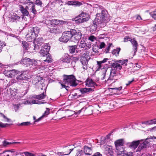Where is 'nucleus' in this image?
<instances>
[{"label": "nucleus", "instance_id": "1", "mask_svg": "<svg viewBox=\"0 0 156 156\" xmlns=\"http://www.w3.org/2000/svg\"><path fill=\"white\" fill-rule=\"evenodd\" d=\"M25 3L27 4L25 8L22 5H19V9L23 15L28 16L29 14L28 10H30V12L33 13L34 15L37 14V10L36 9V7L33 2L30 0H26Z\"/></svg>", "mask_w": 156, "mask_h": 156}, {"label": "nucleus", "instance_id": "2", "mask_svg": "<svg viewBox=\"0 0 156 156\" xmlns=\"http://www.w3.org/2000/svg\"><path fill=\"white\" fill-rule=\"evenodd\" d=\"M106 18V12L104 10H102L101 13L97 14L94 21L95 23H97L99 25L100 27H102L105 25V22Z\"/></svg>", "mask_w": 156, "mask_h": 156}, {"label": "nucleus", "instance_id": "3", "mask_svg": "<svg viewBox=\"0 0 156 156\" xmlns=\"http://www.w3.org/2000/svg\"><path fill=\"white\" fill-rule=\"evenodd\" d=\"M63 82L65 84H67L73 87H75L78 84L76 81V79L75 76L73 75L65 76Z\"/></svg>", "mask_w": 156, "mask_h": 156}, {"label": "nucleus", "instance_id": "4", "mask_svg": "<svg viewBox=\"0 0 156 156\" xmlns=\"http://www.w3.org/2000/svg\"><path fill=\"white\" fill-rule=\"evenodd\" d=\"M39 62L40 61L39 60L33 59H30L26 57L22 58L21 62V64L26 65L27 66L32 65H38Z\"/></svg>", "mask_w": 156, "mask_h": 156}, {"label": "nucleus", "instance_id": "5", "mask_svg": "<svg viewBox=\"0 0 156 156\" xmlns=\"http://www.w3.org/2000/svg\"><path fill=\"white\" fill-rule=\"evenodd\" d=\"M71 41L74 42H77L81 38L82 36L80 31L72 29H71Z\"/></svg>", "mask_w": 156, "mask_h": 156}, {"label": "nucleus", "instance_id": "6", "mask_svg": "<svg viewBox=\"0 0 156 156\" xmlns=\"http://www.w3.org/2000/svg\"><path fill=\"white\" fill-rule=\"evenodd\" d=\"M71 29L69 31H66L62 33V37L59 38V40L64 43L67 42L69 40L71 41Z\"/></svg>", "mask_w": 156, "mask_h": 156}, {"label": "nucleus", "instance_id": "7", "mask_svg": "<svg viewBox=\"0 0 156 156\" xmlns=\"http://www.w3.org/2000/svg\"><path fill=\"white\" fill-rule=\"evenodd\" d=\"M90 58L88 57V56L87 53H84L80 56V61L82 63L83 66V68L84 69H87V65L88 64V59H90Z\"/></svg>", "mask_w": 156, "mask_h": 156}, {"label": "nucleus", "instance_id": "8", "mask_svg": "<svg viewBox=\"0 0 156 156\" xmlns=\"http://www.w3.org/2000/svg\"><path fill=\"white\" fill-rule=\"evenodd\" d=\"M86 15L83 14H81L80 15L76 18H75V21L77 23H81L87 21L89 19L86 18Z\"/></svg>", "mask_w": 156, "mask_h": 156}, {"label": "nucleus", "instance_id": "9", "mask_svg": "<svg viewBox=\"0 0 156 156\" xmlns=\"http://www.w3.org/2000/svg\"><path fill=\"white\" fill-rule=\"evenodd\" d=\"M86 15L83 14H81L80 15L76 18H75V21L77 23H81L87 21L89 19L86 18Z\"/></svg>", "mask_w": 156, "mask_h": 156}, {"label": "nucleus", "instance_id": "10", "mask_svg": "<svg viewBox=\"0 0 156 156\" xmlns=\"http://www.w3.org/2000/svg\"><path fill=\"white\" fill-rule=\"evenodd\" d=\"M97 63L98 65V69H101L102 72V76H103L102 79H103L105 78V74L108 69V68H102L103 66L102 64L104 63L103 60L100 61H97Z\"/></svg>", "mask_w": 156, "mask_h": 156}, {"label": "nucleus", "instance_id": "11", "mask_svg": "<svg viewBox=\"0 0 156 156\" xmlns=\"http://www.w3.org/2000/svg\"><path fill=\"white\" fill-rule=\"evenodd\" d=\"M152 139L153 137L152 136H150L149 138H147L144 142L140 144L137 149L136 151H140L142 149L146 148L147 146V144L149 142L148 140L149 139Z\"/></svg>", "mask_w": 156, "mask_h": 156}, {"label": "nucleus", "instance_id": "12", "mask_svg": "<svg viewBox=\"0 0 156 156\" xmlns=\"http://www.w3.org/2000/svg\"><path fill=\"white\" fill-rule=\"evenodd\" d=\"M61 27L59 26H54L50 29L49 31L51 33H60L62 32Z\"/></svg>", "mask_w": 156, "mask_h": 156}, {"label": "nucleus", "instance_id": "13", "mask_svg": "<svg viewBox=\"0 0 156 156\" xmlns=\"http://www.w3.org/2000/svg\"><path fill=\"white\" fill-rule=\"evenodd\" d=\"M69 51L70 53L74 54L80 52L81 50H78L77 45H72L69 46Z\"/></svg>", "mask_w": 156, "mask_h": 156}, {"label": "nucleus", "instance_id": "14", "mask_svg": "<svg viewBox=\"0 0 156 156\" xmlns=\"http://www.w3.org/2000/svg\"><path fill=\"white\" fill-rule=\"evenodd\" d=\"M117 71L114 69H112L110 70V73L109 78L111 80H116L117 77L116 76L117 75Z\"/></svg>", "mask_w": 156, "mask_h": 156}, {"label": "nucleus", "instance_id": "15", "mask_svg": "<svg viewBox=\"0 0 156 156\" xmlns=\"http://www.w3.org/2000/svg\"><path fill=\"white\" fill-rule=\"evenodd\" d=\"M140 144V141L137 140L133 141L132 142L128 143L127 145L130 147L135 149Z\"/></svg>", "mask_w": 156, "mask_h": 156}, {"label": "nucleus", "instance_id": "16", "mask_svg": "<svg viewBox=\"0 0 156 156\" xmlns=\"http://www.w3.org/2000/svg\"><path fill=\"white\" fill-rule=\"evenodd\" d=\"M11 21L12 22L16 23L20 19V17L16 14H13L10 17Z\"/></svg>", "mask_w": 156, "mask_h": 156}, {"label": "nucleus", "instance_id": "17", "mask_svg": "<svg viewBox=\"0 0 156 156\" xmlns=\"http://www.w3.org/2000/svg\"><path fill=\"white\" fill-rule=\"evenodd\" d=\"M43 80L42 77L39 76H37L35 77L33 80L32 82L34 84H37L38 85L41 83Z\"/></svg>", "mask_w": 156, "mask_h": 156}, {"label": "nucleus", "instance_id": "18", "mask_svg": "<svg viewBox=\"0 0 156 156\" xmlns=\"http://www.w3.org/2000/svg\"><path fill=\"white\" fill-rule=\"evenodd\" d=\"M142 124L149 125H152L153 124H156V119H153L144 122L142 123ZM154 129H155L156 130V126L153 127L151 129V130H153Z\"/></svg>", "mask_w": 156, "mask_h": 156}, {"label": "nucleus", "instance_id": "19", "mask_svg": "<svg viewBox=\"0 0 156 156\" xmlns=\"http://www.w3.org/2000/svg\"><path fill=\"white\" fill-rule=\"evenodd\" d=\"M37 37L31 30L29 31L26 35V37L27 40L30 41L33 39Z\"/></svg>", "mask_w": 156, "mask_h": 156}, {"label": "nucleus", "instance_id": "20", "mask_svg": "<svg viewBox=\"0 0 156 156\" xmlns=\"http://www.w3.org/2000/svg\"><path fill=\"white\" fill-rule=\"evenodd\" d=\"M130 41L132 43V44L133 45V49L134 50V55L135 53L137 51V46H138V43L136 41L135 39H131Z\"/></svg>", "mask_w": 156, "mask_h": 156}, {"label": "nucleus", "instance_id": "21", "mask_svg": "<svg viewBox=\"0 0 156 156\" xmlns=\"http://www.w3.org/2000/svg\"><path fill=\"white\" fill-rule=\"evenodd\" d=\"M95 85V83L93 81L92 79H87L86 81V85L87 86L93 87H94Z\"/></svg>", "mask_w": 156, "mask_h": 156}, {"label": "nucleus", "instance_id": "22", "mask_svg": "<svg viewBox=\"0 0 156 156\" xmlns=\"http://www.w3.org/2000/svg\"><path fill=\"white\" fill-rule=\"evenodd\" d=\"M111 65L112 68V69H116V70L117 69H120L122 68V66L120 64L116 62V61L115 63H112Z\"/></svg>", "mask_w": 156, "mask_h": 156}, {"label": "nucleus", "instance_id": "23", "mask_svg": "<svg viewBox=\"0 0 156 156\" xmlns=\"http://www.w3.org/2000/svg\"><path fill=\"white\" fill-rule=\"evenodd\" d=\"M46 96V93H45L44 92H43L40 94L34 95L32 96V97L34 98H36L39 100H41L44 98Z\"/></svg>", "mask_w": 156, "mask_h": 156}, {"label": "nucleus", "instance_id": "24", "mask_svg": "<svg viewBox=\"0 0 156 156\" xmlns=\"http://www.w3.org/2000/svg\"><path fill=\"white\" fill-rule=\"evenodd\" d=\"M32 97L29 99L27 100L26 101L23 102V103L24 104H30L32 105L33 104H36V101H37V100H34L33 99Z\"/></svg>", "mask_w": 156, "mask_h": 156}, {"label": "nucleus", "instance_id": "25", "mask_svg": "<svg viewBox=\"0 0 156 156\" xmlns=\"http://www.w3.org/2000/svg\"><path fill=\"white\" fill-rule=\"evenodd\" d=\"M116 148V152L117 154V156H118L119 154H122L123 153L126 151L124 150V148L123 147V146L117 147Z\"/></svg>", "mask_w": 156, "mask_h": 156}, {"label": "nucleus", "instance_id": "26", "mask_svg": "<svg viewBox=\"0 0 156 156\" xmlns=\"http://www.w3.org/2000/svg\"><path fill=\"white\" fill-rule=\"evenodd\" d=\"M61 60L64 62L69 63L70 62V58L69 55L66 54L65 55L61 58Z\"/></svg>", "mask_w": 156, "mask_h": 156}, {"label": "nucleus", "instance_id": "27", "mask_svg": "<svg viewBox=\"0 0 156 156\" xmlns=\"http://www.w3.org/2000/svg\"><path fill=\"white\" fill-rule=\"evenodd\" d=\"M115 144L116 147L123 146V140L121 139L117 140L115 142Z\"/></svg>", "mask_w": 156, "mask_h": 156}, {"label": "nucleus", "instance_id": "28", "mask_svg": "<svg viewBox=\"0 0 156 156\" xmlns=\"http://www.w3.org/2000/svg\"><path fill=\"white\" fill-rule=\"evenodd\" d=\"M30 30L33 33V34L37 37V35L40 31V29L37 27H34L32 28Z\"/></svg>", "mask_w": 156, "mask_h": 156}, {"label": "nucleus", "instance_id": "29", "mask_svg": "<svg viewBox=\"0 0 156 156\" xmlns=\"http://www.w3.org/2000/svg\"><path fill=\"white\" fill-rule=\"evenodd\" d=\"M84 152L86 154L90 155L92 154V150L90 148L85 146L84 147Z\"/></svg>", "mask_w": 156, "mask_h": 156}, {"label": "nucleus", "instance_id": "30", "mask_svg": "<svg viewBox=\"0 0 156 156\" xmlns=\"http://www.w3.org/2000/svg\"><path fill=\"white\" fill-rule=\"evenodd\" d=\"M48 23L50 24L51 25H58L60 23V20L54 19L48 21Z\"/></svg>", "mask_w": 156, "mask_h": 156}, {"label": "nucleus", "instance_id": "31", "mask_svg": "<svg viewBox=\"0 0 156 156\" xmlns=\"http://www.w3.org/2000/svg\"><path fill=\"white\" fill-rule=\"evenodd\" d=\"M38 48V46L35 44L33 42L29 43V46H28V50H34Z\"/></svg>", "mask_w": 156, "mask_h": 156}, {"label": "nucleus", "instance_id": "32", "mask_svg": "<svg viewBox=\"0 0 156 156\" xmlns=\"http://www.w3.org/2000/svg\"><path fill=\"white\" fill-rule=\"evenodd\" d=\"M98 27H99V25L97 23H95V21H94L93 24L91 26L90 31L92 32L95 31L96 30Z\"/></svg>", "mask_w": 156, "mask_h": 156}, {"label": "nucleus", "instance_id": "33", "mask_svg": "<svg viewBox=\"0 0 156 156\" xmlns=\"http://www.w3.org/2000/svg\"><path fill=\"white\" fill-rule=\"evenodd\" d=\"M27 78L23 73H21L20 75L18 74L16 77V78L18 80H25L27 79Z\"/></svg>", "mask_w": 156, "mask_h": 156}, {"label": "nucleus", "instance_id": "34", "mask_svg": "<svg viewBox=\"0 0 156 156\" xmlns=\"http://www.w3.org/2000/svg\"><path fill=\"white\" fill-rule=\"evenodd\" d=\"M0 118H2L3 119V120L5 122H10L11 120V119L8 118L3 113L0 112Z\"/></svg>", "mask_w": 156, "mask_h": 156}, {"label": "nucleus", "instance_id": "35", "mask_svg": "<svg viewBox=\"0 0 156 156\" xmlns=\"http://www.w3.org/2000/svg\"><path fill=\"white\" fill-rule=\"evenodd\" d=\"M49 51L47 50L41 48L40 50V53L43 56H47V55L49 54L48 53Z\"/></svg>", "mask_w": 156, "mask_h": 156}, {"label": "nucleus", "instance_id": "36", "mask_svg": "<svg viewBox=\"0 0 156 156\" xmlns=\"http://www.w3.org/2000/svg\"><path fill=\"white\" fill-rule=\"evenodd\" d=\"M92 90V89L90 88H82L80 90V92L82 94L87 93Z\"/></svg>", "mask_w": 156, "mask_h": 156}, {"label": "nucleus", "instance_id": "37", "mask_svg": "<svg viewBox=\"0 0 156 156\" xmlns=\"http://www.w3.org/2000/svg\"><path fill=\"white\" fill-rule=\"evenodd\" d=\"M16 71L15 70H10L8 71V73L9 75V76L10 77H12L13 76H14L15 75H16L18 73L16 72Z\"/></svg>", "mask_w": 156, "mask_h": 156}, {"label": "nucleus", "instance_id": "38", "mask_svg": "<svg viewBox=\"0 0 156 156\" xmlns=\"http://www.w3.org/2000/svg\"><path fill=\"white\" fill-rule=\"evenodd\" d=\"M128 62L127 59L122 60H117L116 62L122 65H124L125 66L127 65V63Z\"/></svg>", "mask_w": 156, "mask_h": 156}, {"label": "nucleus", "instance_id": "39", "mask_svg": "<svg viewBox=\"0 0 156 156\" xmlns=\"http://www.w3.org/2000/svg\"><path fill=\"white\" fill-rule=\"evenodd\" d=\"M121 49L120 48H117L115 49H114L112 51V53L114 55H115V56H118L119 54V53Z\"/></svg>", "mask_w": 156, "mask_h": 156}, {"label": "nucleus", "instance_id": "40", "mask_svg": "<svg viewBox=\"0 0 156 156\" xmlns=\"http://www.w3.org/2000/svg\"><path fill=\"white\" fill-rule=\"evenodd\" d=\"M22 44L23 47L26 50H28V46H29V43H27L25 41L23 42Z\"/></svg>", "mask_w": 156, "mask_h": 156}, {"label": "nucleus", "instance_id": "41", "mask_svg": "<svg viewBox=\"0 0 156 156\" xmlns=\"http://www.w3.org/2000/svg\"><path fill=\"white\" fill-rule=\"evenodd\" d=\"M42 48L49 51L50 49V47L48 44L46 43L44 44Z\"/></svg>", "mask_w": 156, "mask_h": 156}, {"label": "nucleus", "instance_id": "42", "mask_svg": "<svg viewBox=\"0 0 156 156\" xmlns=\"http://www.w3.org/2000/svg\"><path fill=\"white\" fill-rule=\"evenodd\" d=\"M50 54L47 55L46 59L44 60V62H47L48 63L51 62L52 61V59L49 56Z\"/></svg>", "mask_w": 156, "mask_h": 156}, {"label": "nucleus", "instance_id": "43", "mask_svg": "<svg viewBox=\"0 0 156 156\" xmlns=\"http://www.w3.org/2000/svg\"><path fill=\"white\" fill-rule=\"evenodd\" d=\"M78 3H79V5L81 4V3L78 2H74L73 1H68L66 3V4H67L69 5H75L76 4L78 5Z\"/></svg>", "mask_w": 156, "mask_h": 156}, {"label": "nucleus", "instance_id": "44", "mask_svg": "<svg viewBox=\"0 0 156 156\" xmlns=\"http://www.w3.org/2000/svg\"><path fill=\"white\" fill-rule=\"evenodd\" d=\"M35 4L36 5L39 6L41 8H42L43 7L42 5V3L40 0H36L35 1Z\"/></svg>", "mask_w": 156, "mask_h": 156}, {"label": "nucleus", "instance_id": "45", "mask_svg": "<svg viewBox=\"0 0 156 156\" xmlns=\"http://www.w3.org/2000/svg\"><path fill=\"white\" fill-rule=\"evenodd\" d=\"M30 124H31L30 122H23L20 124H19L18 123V126H27Z\"/></svg>", "mask_w": 156, "mask_h": 156}, {"label": "nucleus", "instance_id": "46", "mask_svg": "<svg viewBox=\"0 0 156 156\" xmlns=\"http://www.w3.org/2000/svg\"><path fill=\"white\" fill-rule=\"evenodd\" d=\"M50 109L49 108H47L46 110L45 111L43 115H42V117H45L46 116L48 115L49 113Z\"/></svg>", "mask_w": 156, "mask_h": 156}, {"label": "nucleus", "instance_id": "47", "mask_svg": "<svg viewBox=\"0 0 156 156\" xmlns=\"http://www.w3.org/2000/svg\"><path fill=\"white\" fill-rule=\"evenodd\" d=\"M2 143L3 146L5 147H6L8 145L12 144V143L9 142L6 140L3 141Z\"/></svg>", "mask_w": 156, "mask_h": 156}, {"label": "nucleus", "instance_id": "48", "mask_svg": "<svg viewBox=\"0 0 156 156\" xmlns=\"http://www.w3.org/2000/svg\"><path fill=\"white\" fill-rule=\"evenodd\" d=\"M150 15L153 18L156 20V10L151 13Z\"/></svg>", "mask_w": 156, "mask_h": 156}, {"label": "nucleus", "instance_id": "49", "mask_svg": "<svg viewBox=\"0 0 156 156\" xmlns=\"http://www.w3.org/2000/svg\"><path fill=\"white\" fill-rule=\"evenodd\" d=\"M83 154V151L82 150H78L76 153V156H81Z\"/></svg>", "mask_w": 156, "mask_h": 156}, {"label": "nucleus", "instance_id": "50", "mask_svg": "<svg viewBox=\"0 0 156 156\" xmlns=\"http://www.w3.org/2000/svg\"><path fill=\"white\" fill-rule=\"evenodd\" d=\"M23 153L25 155V156H35L34 154L28 152H25Z\"/></svg>", "mask_w": 156, "mask_h": 156}, {"label": "nucleus", "instance_id": "51", "mask_svg": "<svg viewBox=\"0 0 156 156\" xmlns=\"http://www.w3.org/2000/svg\"><path fill=\"white\" fill-rule=\"evenodd\" d=\"M10 124L5 123L4 124L2 122H0V126L2 128H4L7 127V126L11 125Z\"/></svg>", "mask_w": 156, "mask_h": 156}, {"label": "nucleus", "instance_id": "52", "mask_svg": "<svg viewBox=\"0 0 156 156\" xmlns=\"http://www.w3.org/2000/svg\"><path fill=\"white\" fill-rule=\"evenodd\" d=\"M99 47L97 45H94L93 47V50L94 52H97L98 51V48Z\"/></svg>", "mask_w": 156, "mask_h": 156}, {"label": "nucleus", "instance_id": "53", "mask_svg": "<svg viewBox=\"0 0 156 156\" xmlns=\"http://www.w3.org/2000/svg\"><path fill=\"white\" fill-rule=\"evenodd\" d=\"M86 108L83 107L81 110H79L77 112H75V114H79L82 111H84L86 109Z\"/></svg>", "mask_w": 156, "mask_h": 156}, {"label": "nucleus", "instance_id": "54", "mask_svg": "<svg viewBox=\"0 0 156 156\" xmlns=\"http://www.w3.org/2000/svg\"><path fill=\"white\" fill-rule=\"evenodd\" d=\"M112 45V43H109V44L107 48H106V50L105 51V52L106 53H107L108 52L110 48Z\"/></svg>", "mask_w": 156, "mask_h": 156}, {"label": "nucleus", "instance_id": "55", "mask_svg": "<svg viewBox=\"0 0 156 156\" xmlns=\"http://www.w3.org/2000/svg\"><path fill=\"white\" fill-rule=\"evenodd\" d=\"M20 105V104L14 105V108L15 112H17L18 111Z\"/></svg>", "mask_w": 156, "mask_h": 156}, {"label": "nucleus", "instance_id": "56", "mask_svg": "<svg viewBox=\"0 0 156 156\" xmlns=\"http://www.w3.org/2000/svg\"><path fill=\"white\" fill-rule=\"evenodd\" d=\"M89 39L91 41L94 42L96 40V38L94 36H91L89 37Z\"/></svg>", "mask_w": 156, "mask_h": 156}, {"label": "nucleus", "instance_id": "57", "mask_svg": "<svg viewBox=\"0 0 156 156\" xmlns=\"http://www.w3.org/2000/svg\"><path fill=\"white\" fill-rule=\"evenodd\" d=\"M105 150L106 151H108L109 152H111L112 151V147L110 146H106V147L105 148Z\"/></svg>", "mask_w": 156, "mask_h": 156}, {"label": "nucleus", "instance_id": "58", "mask_svg": "<svg viewBox=\"0 0 156 156\" xmlns=\"http://www.w3.org/2000/svg\"><path fill=\"white\" fill-rule=\"evenodd\" d=\"M105 46V44L104 42H101V43L100 44V45L99 49H101L102 48H104Z\"/></svg>", "mask_w": 156, "mask_h": 156}, {"label": "nucleus", "instance_id": "59", "mask_svg": "<svg viewBox=\"0 0 156 156\" xmlns=\"http://www.w3.org/2000/svg\"><path fill=\"white\" fill-rule=\"evenodd\" d=\"M118 156H130V155H129L126 151L122 154H119Z\"/></svg>", "mask_w": 156, "mask_h": 156}, {"label": "nucleus", "instance_id": "60", "mask_svg": "<svg viewBox=\"0 0 156 156\" xmlns=\"http://www.w3.org/2000/svg\"><path fill=\"white\" fill-rule=\"evenodd\" d=\"M86 46V43L84 42L81 43L79 45L80 48H83Z\"/></svg>", "mask_w": 156, "mask_h": 156}, {"label": "nucleus", "instance_id": "61", "mask_svg": "<svg viewBox=\"0 0 156 156\" xmlns=\"http://www.w3.org/2000/svg\"><path fill=\"white\" fill-rule=\"evenodd\" d=\"M5 46H6V44L4 43V42L0 41V46L1 47H3Z\"/></svg>", "mask_w": 156, "mask_h": 156}, {"label": "nucleus", "instance_id": "62", "mask_svg": "<svg viewBox=\"0 0 156 156\" xmlns=\"http://www.w3.org/2000/svg\"><path fill=\"white\" fill-rule=\"evenodd\" d=\"M122 87H115L112 88L113 90H116L117 91L118 90L119 91L122 89Z\"/></svg>", "mask_w": 156, "mask_h": 156}, {"label": "nucleus", "instance_id": "63", "mask_svg": "<svg viewBox=\"0 0 156 156\" xmlns=\"http://www.w3.org/2000/svg\"><path fill=\"white\" fill-rule=\"evenodd\" d=\"M131 39L129 37H125L124 38V41L125 42H126L128 41H130Z\"/></svg>", "mask_w": 156, "mask_h": 156}, {"label": "nucleus", "instance_id": "64", "mask_svg": "<svg viewBox=\"0 0 156 156\" xmlns=\"http://www.w3.org/2000/svg\"><path fill=\"white\" fill-rule=\"evenodd\" d=\"M102 155L99 152H98L96 153L92 156H101Z\"/></svg>", "mask_w": 156, "mask_h": 156}]
</instances>
